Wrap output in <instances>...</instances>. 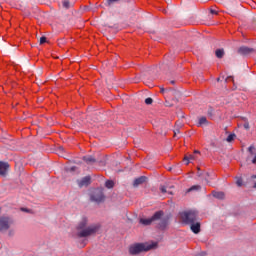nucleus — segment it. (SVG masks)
I'll return each instance as SVG.
<instances>
[{"instance_id":"obj_1","label":"nucleus","mask_w":256,"mask_h":256,"mask_svg":"<svg viewBox=\"0 0 256 256\" xmlns=\"http://www.w3.org/2000/svg\"><path fill=\"white\" fill-rule=\"evenodd\" d=\"M157 242H144V243H135L129 247L130 255H140V253H147L152 249H157Z\"/></svg>"},{"instance_id":"obj_2","label":"nucleus","mask_w":256,"mask_h":256,"mask_svg":"<svg viewBox=\"0 0 256 256\" xmlns=\"http://www.w3.org/2000/svg\"><path fill=\"white\" fill-rule=\"evenodd\" d=\"M87 220L84 218L79 225L77 226V230L80 231L77 233V237H91V235H95L101 226L99 224H95L87 227Z\"/></svg>"},{"instance_id":"obj_3","label":"nucleus","mask_w":256,"mask_h":256,"mask_svg":"<svg viewBox=\"0 0 256 256\" xmlns=\"http://www.w3.org/2000/svg\"><path fill=\"white\" fill-rule=\"evenodd\" d=\"M197 212L193 210L183 211L179 213V218L185 225H193L197 221Z\"/></svg>"},{"instance_id":"obj_4","label":"nucleus","mask_w":256,"mask_h":256,"mask_svg":"<svg viewBox=\"0 0 256 256\" xmlns=\"http://www.w3.org/2000/svg\"><path fill=\"white\" fill-rule=\"evenodd\" d=\"M163 217V211H157L151 218H141V225H151L153 221H159Z\"/></svg>"},{"instance_id":"obj_5","label":"nucleus","mask_w":256,"mask_h":256,"mask_svg":"<svg viewBox=\"0 0 256 256\" xmlns=\"http://www.w3.org/2000/svg\"><path fill=\"white\" fill-rule=\"evenodd\" d=\"M11 223H13V220H11L9 217H1L0 231H7V229L11 227Z\"/></svg>"},{"instance_id":"obj_6","label":"nucleus","mask_w":256,"mask_h":256,"mask_svg":"<svg viewBox=\"0 0 256 256\" xmlns=\"http://www.w3.org/2000/svg\"><path fill=\"white\" fill-rule=\"evenodd\" d=\"M91 201H95L96 203H101L105 200V196L103 195V191L95 190V192L90 197Z\"/></svg>"},{"instance_id":"obj_7","label":"nucleus","mask_w":256,"mask_h":256,"mask_svg":"<svg viewBox=\"0 0 256 256\" xmlns=\"http://www.w3.org/2000/svg\"><path fill=\"white\" fill-rule=\"evenodd\" d=\"M237 52L239 55L247 57L249 55H253V53H256V50L254 48H249L247 46H241Z\"/></svg>"},{"instance_id":"obj_8","label":"nucleus","mask_w":256,"mask_h":256,"mask_svg":"<svg viewBox=\"0 0 256 256\" xmlns=\"http://www.w3.org/2000/svg\"><path fill=\"white\" fill-rule=\"evenodd\" d=\"M248 157H247V161H252V163L255 165L256 164V148L254 145H251L248 148Z\"/></svg>"},{"instance_id":"obj_9","label":"nucleus","mask_w":256,"mask_h":256,"mask_svg":"<svg viewBox=\"0 0 256 256\" xmlns=\"http://www.w3.org/2000/svg\"><path fill=\"white\" fill-rule=\"evenodd\" d=\"M7 169H9V163L0 161V175L2 177L7 175Z\"/></svg>"},{"instance_id":"obj_10","label":"nucleus","mask_w":256,"mask_h":256,"mask_svg":"<svg viewBox=\"0 0 256 256\" xmlns=\"http://www.w3.org/2000/svg\"><path fill=\"white\" fill-rule=\"evenodd\" d=\"M79 187H87L91 185V176H86L78 182Z\"/></svg>"},{"instance_id":"obj_11","label":"nucleus","mask_w":256,"mask_h":256,"mask_svg":"<svg viewBox=\"0 0 256 256\" xmlns=\"http://www.w3.org/2000/svg\"><path fill=\"white\" fill-rule=\"evenodd\" d=\"M145 181H147V177L141 176L134 180L133 185H134V187H139V185H143V183H145Z\"/></svg>"},{"instance_id":"obj_12","label":"nucleus","mask_w":256,"mask_h":256,"mask_svg":"<svg viewBox=\"0 0 256 256\" xmlns=\"http://www.w3.org/2000/svg\"><path fill=\"white\" fill-rule=\"evenodd\" d=\"M191 231H193L195 234L200 233L201 232V224L199 222H194L191 224L190 227Z\"/></svg>"},{"instance_id":"obj_13","label":"nucleus","mask_w":256,"mask_h":256,"mask_svg":"<svg viewBox=\"0 0 256 256\" xmlns=\"http://www.w3.org/2000/svg\"><path fill=\"white\" fill-rule=\"evenodd\" d=\"M195 159H197V157H195V154H188L184 157V161H186V165H189V163H191V161H195Z\"/></svg>"},{"instance_id":"obj_14","label":"nucleus","mask_w":256,"mask_h":256,"mask_svg":"<svg viewBox=\"0 0 256 256\" xmlns=\"http://www.w3.org/2000/svg\"><path fill=\"white\" fill-rule=\"evenodd\" d=\"M169 225V221L167 219L161 220V222L158 224L159 229L164 231V229H167V226Z\"/></svg>"},{"instance_id":"obj_15","label":"nucleus","mask_w":256,"mask_h":256,"mask_svg":"<svg viewBox=\"0 0 256 256\" xmlns=\"http://www.w3.org/2000/svg\"><path fill=\"white\" fill-rule=\"evenodd\" d=\"M213 197H215L216 199H225V193L224 192H217V191H213L212 192Z\"/></svg>"},{"instance_id":"obj_16","label":"nucleus","mask_w":256,"mask_h":256,"mask_svg":"<svg viewBox=\"0 0 256 256\" xmlns=\"http://www.w3.org/2000/svg\"><path fill=\"white\" fill-rule=\"evenodd\" d=\"M83 161H85V163H87L88 165H91V163H95V158H93L92 156H84Z\"/></svg>"},{"instance_id":"obj_17","label":"nucleus","mask_w":256,"mask_h":256,"mask_svg":"<svg viewBox=\"0 0 256 256\" xmlns=\"http://www.w3.org/2000/svg\"><path fill=\"white\" fill-rule=\"evenodd\" d=\"M215 55L218 59H223V56L225 55V51L223 49H217L215 52Z\"/></svg>"},{"instance_id":"obj_18","label":"nucleus","mask_w":256,"mask_h":256,"mask_svg":"<svg viewBox=\"0 0 256 256\" xmlns=\"http://www.w3.org/2000/svg\"><path fill=\"white\" fill-rule=\"evenodd\" d=\"M105 187L107 189H113V187H115V182H113V180H107L105 183Z\"/></svg>"},{"instance_id":"obj_19","label":"nucleus","mask_w":256,"mask_h":256,"mask_svg":"<svg viewBox=\"0 0 256 256\" xmlns=\"http://www.w3.org/2000/svg\"><path fill=\"white\" fill-rule=\"evenodd\" d=\"M62 5H63L64 9H69L71 7V2H69V0H64L62 2Z\"/></svg>"},{"instance_id":"obj_20","label":"nucleus","mask_w":256,"mask_h":256,"mask_svg":"<svg viewBox=\"0 0 256 256\" xmlns=\"http://www.w3.org/2000/svg\"><path fill=\"white\" fill-rule=\"evenodd\" d=\"M199 125H207V118L206 117H201L199 119Z\"/></svg>"},{"instance_id":"obj_21","label":"nucleus","mask_w":256,"mask_h":256,"mask_svg":"<svg viewBox=\"0 0 256 256\" xmlns=\"http://www.w3.org/2000/svg\"><path fill=\"white\" fill-rule=\"evenodd\" d=\"M235 139V134H229L226 141L228 143H231V141H233Z\"/></svg>"},{"instance_id":"obj_22","label":"nucleus","mask_w":256,"mask_h":256,"mask_svg":"<svg viewBox=\"0 0 256 256\" xmlns=\"http://www.w3.org/2000/svg\"><path fill=\"white\" fill-rule=\"evenodd\" d=\"M236 185L238 187H243V178H237Z\"/></svg>"},{"instance_id":"obj_23","label":"nucleus","mask_w":256,"mask_h":256,"mask_svg":"<svg viewBox=\"0 0 256 256\" xmlns=\"http://www.w3.org/2000/svg\"><path fill=\"white\" fill-rule=\"evenodd\" d=\"M199 189H201L200 185H194L188 191H199Z\"/></svg>"},{"instance_id":"obj_24","label":"nucleus","mask_w":256,"mask_h":256,"mask_svg":"<svg viewBox=\"0 0 256 256\" xmlns=\"http://www.w3.org/2000/svg\"><path fill=\"white\" fill-rule=\"evenodd\" d=\"M145 103H146V105H152L153 104V98H146Z\"/></svg>"},{"instance_id":"obj_25","label":"nucleus","mask_w":256,"mask_h":256,"mask_svg":"<svg viewBox=\"0 0 256 256\" xmlns=\"http://www.w3.org/2000/svg\"><path fill=\"white\" fill-rule=\"evenodd\" d=\"M43 43H47V38L45 36L40 38V45H43Z\"/></svg>"},{"instance_id":"obj_26","label":"nucleus","mask_w":256,"mask_h":256,"mask_svg":"<svg viewBox=\"0 0 256 256\" xmlns=\"http://www.w3.org/2000/svg\"><path fill=\"white\" fill-rule=\"evenodd\" d=\"M161 193H167V188L165 186H160Z\"/></svg>"},{"instance_id":"obj_27","label":"nucleus","mask_w":256,"mask_h":256,"mask_svg":"<svg viewBox=\"0 0 256 256\" xmlns=\"http://www.w3.org/2000/svg\"><path fill=\"white\" fill-rule=\"evenodd\" d=\"M244 129H249L250 126H249V122H245L244 125H243Z\"/></svg>"},{"instance_id":"obj_28","label":"nucleus","mask_w":256,"mask_h":256,"mask_svg":"<svg viewBox=\"0 0 256 256\" xmlns=\"http://www.w3.org/2000/svg\"><path fill=\"white\" fill-rule=\"evenodd\" d=\"M210 13H211L212 15H217V10L211 9V10H210Z\"/></svg>"},{"instance_id":"obj_29","label":"nucleus","mask_w":256,"mask_h":256,"mask_svg":"<svg viewBox=\"0 0 256 256\" xmlns=\"http://www.w3.org/2000/svg\"><path fill=\"white\" fill-rule=\"evenodd\" d=\"M21 211H25L26 213L29 212V210L27 208H21Z\"/></svg>"},{"instance_id":"obj_30","label":"nucleus","mask_w":256,"mask_h":256,"mask_svg":"<svg viewBox=\"0 0 256 256\" xmlns=\"http://www.w3.org/2000/svg\"><path fill=\"white\" fill-rule=\"evenodd\" d=\"M160 93H165V89H164V88H161V89H160Z\"/></svg>"},{"instance_id":"obj_31","label":"nucleus","mask_w":256,"mask_h":256,"mask_svg":"<svg viewBox=\"0 0 256 256\" xmlns=\"http://www.w3.org/2000/svg\"><path fill=\"white\" fill-rule=\"evenodd\" d=\"M205 255H207V253H205V252H202V253L200 254V256H205Z\"/></svg>"},{"instance_id":"obj_32","label":"nucleus","mask_w":256,"mask_h":256,"mask_svg":"<svg viewBox=\"0 0 256 256\" xmlns=\"http://www.w3.org/2000/svg\"><path fill=\"white\" fill-rule=\"evenodd\" d=\"M170 83H171V85H175V81H173V80Z\"/></svg>"},{"instance_id":"obj_33","label":"nucleus","mask_w":256,"mask_h":256,"mask_svg":"<svg viewBox=\"0 0 256 256\" xmlns=\"http://www.w3.org/2000/svg\"><path fill=\"white\" fill-rule=\"evenodd\" d=\"M252 179H256V175H253V176H252Z\"/></svg>"},{"instance_id":"obj_34","label":"nucleus","mask_w":256,"mask_h":256,"mask_svg":"<svg viewBox=\"0 0 256 256\" xmlns=\"http://www.w3.org/2000/svg\"><path fill=\"white\" fill-rule=\"evenodd\" d=\"M253 187H254V189H256V183L254 184V186H253Z\"/></svg>"},{"instance_id":"obj_35","label":"nucleus","mask_w":256,"mask_h":256,"mask_svg":"<svg viewBox=\"0 0 256 256\" xmlns=\"http://www.w3.org/2000/svg\"><path fill=\"white\" fill-rule=\"evenodd\" d=\"M194 153H199V151H194Z\"/></svg>"},{"instance_id":"obj_36","label":"nucleus","mask_w":256,"mask_h":256,"mask_svg":"<svg viewBox=\"0 0 256 256\" xmlns=\"http://www.w3.org/2000/svg\"><path fill=\"white\" fill-rule=\"evenodd\" d=\"M110 1H118V0H110Z\"/></svg>"}]
</instances>
